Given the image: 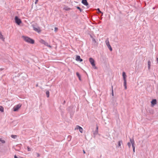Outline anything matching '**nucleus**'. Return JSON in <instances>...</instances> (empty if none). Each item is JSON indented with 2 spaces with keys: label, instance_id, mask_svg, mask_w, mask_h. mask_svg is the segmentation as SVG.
I'll return each mask as SVG.
<instances>
[{
  "label": "nucleus",
  "instance_id": "1a4fd4ad",
  "mask_svg": "<svg viewBox=\"0 0 158 158\" xmlns=\"http://www.w3.org/2000/svg\"><path fill=\"white\" fill-rule=\"evenodd\" d=\"M63 10L65 11H69L71 10V9L68 6L64 5L63 8Z\"/></svg>",
  "mask_w": 158,
  "mask_h": 158
},
{
  "label": "nucleus",
  "instance_id": "c9c22d12",
  "mask_svg": "<svg viewBox=\"0 0 158 158\" xmlns=\"http://www.w3.org/2000/svg\"><path fill=\"white\" fill-rule=\"evenodd\" d=\"M36 86H38V85H36Z\"/></svg>",
  "mask_w": 158,
  "mask_h": 158
},
{
  "label": "nucleus",
  "instance_id": "412c9836",
  "mask_svg": "<svg viewBox=\"0 0 158 158\" xmlns=\"http://www.w3.org/2000/svg\"><path fill=\"white\" fill-rule=\"evenodd\" d=\"M98 126L97 125L96 126V130L95 131V133H94L96 134H97L98 133Z\"/></svg>",
  "mask_w": 158,
  "mask_h": 158
},
{
  "label": "nucleus",
  "instance_id": "a878e982",
  "mask_svg": "<svg viewBox=\"0 0 158 158\" xmlns=\"http://www.w3.org/2000/svg\"><path fill=\"white\" fill-rule=\"evenodd\" d=\"M27 149L28 151H31V148L29 147L28 146L27 147Z\"/></svg>",
  "mask_w": 158,
  "mask_h": 158
},
{
  "label": "nucleus",
  "instance_id": "39448f33",
  "mask_svg": "<svg viewBox=\"0 0 158 158\" xmlns=\"http://www.w3.org/2000/svg\"><path fill=\"white\" fill-rule=\"evenodd\" d=\"M21 106V104H20L15 106L13 107L14 111H17L20 108Z\"/></svg>",
  "mask_w": 158,
  "mask_h": 158
},
{
  "label": "nucleus",
  "instance_id": "0eeeda50",
  "mask_svg": "<svg viewBox=\"0 0 158 158\" xmlns=\"http://www.w3.org/2000/svg\"><path fill=\"white\" fill-rule=\"evenodd\" d=\"M33 30L37 32L38 33H40L41 30L40 29V28L39 27H35L34 26H33Z\"/></svg>",
  "mask_w": 158,
  "mask_h": 158
},
{
  "label": "nucleus",
  "instance_id": "473e14b6",
  "mask_svg": "<svg viewBox=\"0 0 158 158\" xmlns=\"http://www.w3.org/2000/svg\"><path fill=\"white\" fill-rule=\"evenodd\" d=\"M83 153H84V154H85V151L84 150L83 151Z\"/></svg>",
  "mask_w": 158,
  "mask_h": 158
},
{
  "label": "nucleus",
  "instance_id": "6ab92c4d",
  "mask_svg": "<svg viewBox=\"0 0 158 158\" xmlns=\"http://www.w3.org/2000/svg\"><path fill=\"white\" fill-rule=\"evenodd\" d=\"M0 111L2 112L4 111V108L2 106H0Z\"/></svg>",
  "mask_w": 158,
  "mask_h": 158
},
{
  "label": "nucleus",
  "instance_id": "f03ea898",
  "mask_svg": "<svg viewBox=\"0 0 158 158\" xmlns=\"http://www.w3.org/2000/svg\"><path fill=\"white\" fill-rule=\"evenodd\" d=\"M39 42L42 44H44L45 46L48 47L50 48H51L52 47V46L49 45L48 44L47 42H45V40L42 39H40L39 40Z\"/></svg>",
  "mask_w": 158,
  "mask_h": 158
},
{
  "label": "nucleus",
  "instance_id": "c85d7f7f",
  "mask_svg": "<svg viewBox=\"0 0 158 158\" xmlns=\"http://www.w3.org/2000/svg\"><path fill=\"white\" fill-rule=\"evenodd\" d=\"M108 47L110 49V51H112V48L110 46Z\"/></svg>",
  "mask_w": 158,
  "mask_h": 158
},
{
  "label": "nucleus",
  "instance_id": "c756f323",
  "mask_svg": "<svg viewBox=\"0 0 158 158\" xmlns=\"http://www.w3.org/2000/svg\"><path fill=\"white\" fill-rule=\"evenodd\" d=\"M36 154L37 157H39L40 156V154L39 153H37Z\"/></svg>",
  "mask_w": 158,
  "mask_h": 158
},
{
  "label": "nucleus",
  "instance_id": "2f4dec72",
  "mask_svg": "<svg viewBox=\"0 0 158 158\" xmlns=\"http://www.w3.org/2000/svg\"><path fill=\"white\" fill-rule=\"evenodd\" d=\"M97 10L98 11V12H99V13H102V12H101L100 11V9L99 8H98L97 9Z\"/></svg>",
  "mask_w": 158,
  "mask_h": 158
},
{
  "label": "nucleus",
  "instance_id": "f8f14e48",
  "mask_svg": "<svg viewBox=\"0 0 158 158\" xmlns=\"http://www.w3.org/2000/svg\"><path fill=\"white\" fill-rule=\"evenodd\" d=\"M82 3L85 5L86 6H88V5L87 0H82Z\"/></svg>",
  "mask_w": 158,
  "mask_h": 158
},
{
  "label": "nucleus",
  "instance_id": "ddd939ff",
  "mask_svg": "<svg viewBox=\"0 0 158 158\" xmlns=\"http://www.w3.org/2000/svg\"><path fill=\"white\" fill-rule=\"evenodd\" d=\"M123 78L124 81H126V75L125 73L124 72H123Z\"/></svg>",
  "mask_w": 158,
  "mask_h": 158
},
{
  "label": "nucleus",
  "instance_id": "aec40b11",
  "mask_svg": "<svg viewBox=\"0 0 158 158\" xmlns=\"http://www.w3.org/2000/svg\"><path fill=\"white\" fill-rule=\"evenodd\" d=\"M46 94L47 95V97L48 98L49 96V92L48 91H47L46 92Z\"/></svg>",
  "mask_w": 158,
  "mask_h": 158
},
{
  "label": "nucleus",
  "instance_id": "bb28decb",
  "mask_svg": "<svg viewBox=\"0 0 158 158\" xmlns=\"http://www.w3.org/2000/svg\"><path fill=\"white\" fill-rule=\"evenodd\" d=\"M112 95L113 96H114V92H113V86H112Z\"/></svg>",
  "mask_w": 158,
  "mask_h": 158
},
{
  "label": "nucleus",
  "instance_id": "4468645a",
  "mask_svg": "<svg viewBox=\"0 0 158 158\" xmlns=\"http://www.w3.org/2000/svg\"><path fill=\"white\" fill-rule=\"evenodd\" d=\"M0 38L3 41H4L5 38L3 37V35H2V33L0 31Z\"/></svg>",
  "mask_w": 158,
  "mask_h": 158
},
{
  "label": "nucleus",
  "instance_id": "7c9ffc66",
  "mask_svg": "<svg viewBox=\"0 0 158 158\" xmlns=\"http://www.w3.org/2000/svg\"><path fill=\"white\" fill-rule=\"evenodd\" d=\"M58 30V28L56 27L55 28V31L56 32Z\"/></svg>",
  "mask_w": 158,
  "mask_h": 158
},
{
  "label": "nucleus",
  "instance_id": "72a5a7b5",
  "mask_svg": "<svg viewBox=\"0 0 158 158\" xmlns=\"http://www.w3.org/2000/svg\"><path fill=\"white\" fill-rule=\"evenodd\" d=\"M157 60V61L158 62V58H157V60Z\"/></svg>",
  "mask_w": 158,
  "mask_h": 158
},
{
  "label": "nucleus",
  "instance_id": "4be33fe9",
  "mask_svg": "<svg viewBox=\"0 0 158 158\" xmlns=\"http://www.w3.org/2000/svg\"><path fill=\"white\" fill-rule=\"evenodd\" d=\"M11 137L13 139H15L17 137V136L16 135H11Z\"/></svg>",
  "mask_w": 158,
  "mask_h": 158
},
{
  "label": "nucleus",
  "instance_id": "6e6552de",
  "mask_svg": "<svg viewBox=\"0 0 158 158\" xmlns=\"http://www.w3.org/2000/svg\"><path fill=\"white\" fill-rule=\"evenodd\" d=\"M78 129L79 130V131L81 133H82L83 131V128L77 125L76 127L75 128L74 130H76Z\"/></svg>",
  "mask_w": 158,
  "mask_h": 158
},
{
  "label": "nucleus",
  "instance_id": "7ed1b4c3",
  "mask_svg": "<svg viewBox=\"0 0 158 158\" xmlns=\"http://www.w3.org/2000/svg\"><path fill=\"white\" fill-rule=\"evenodd\" d=\"M15 23L18 25H19L22 23V21L18 16H16L15 17Z\"/></svg>",
  "mask_w": 158,
  "mask_h": 158
},
{
  "label": "nucleus",
  "instance_id": "cd10ccee",
  "mask_svg": "<svg viewBox=\"0 0 158 158\" xmlns=\"http://www.w3.org/2000/svg\"><path fill=\"white\" fill-rule=\"evenodd\" d=\"M77 8L80 11H81L82 10H81V9L79 7L77 6Z\"/></svg>",
  "mask_w": 158,
  "mask_h": 158
},
{
  "label": "nucleus",
  "instance_id": "20e7f679",
  "mask_svg": "<svg viewBox=\"0 0 158 158\" xmlns=\"http://www.w3.org/2000/svg\"><path fill=\"white\" fill-rule=\"evenodd\" d=\"M130 141L131 142V144H132V147L133 149V152H135V142H134L133 139H130Z\"/></svg>",
  "mask_w": 158,
  "mask_h": 158
},
{
  "label": "nucleus",
  "instance_id": "f704fd0d",
  "mask_svg": "<svg viewBox=\"0 0 158 158\" xmlns=\"http://www.w3.org/2000/svg\"><path fill=\"white\" fill-rule=\"evenodd\" d=\"M36 0V2H38V0Z\"/></svg>",
  "mask_w": 158,
  "mask_h": 158
},
{
  "label": "nucleus",
  "instance_id": "f257e3e1",
  "mask_svg": "<svg viewBox=\"0 0 158 158\" xmlns=\"http://www.w3.org/2000/svg\"><path fill=\"white\" fill-rule=\"evenodd\" d=\"M22 38L25 41L28 43L33 44L35 43V41L33 40L28 37L23 36Z\"/></svg>",
  "mask_w": 158,
  "mask_h": 158
},
{
  "label": "nucleus",
  "instance_id": "9b49d317",
  "mask_svg": "<svg viewBox=\"0 0 158 158\" xmlns=\"http://www.w3.org/2000/svg\"><path fill=\"white\" fill-rule=\"evenodd\" d=\"M76 60L77 61H80L81 62L82 61V60L80 58V57L79 56H77L76 58Z\"/></svg>",
  "mask_w": 158,
  "mask_h": 158
},
{
  "label": "nucleus",
  "instance_id": "423d86ee",
  "mask_svg": "<svg viewBox=\"0 0 158 158\" xmlns=\"http://www.w3.org/2000/svg\"><path fill=\"white\" fill-rule=\"evenodd\" d=\"M89 61L92 65L94 67V69H96V67L95 66L94 60L92 58H90L89 59Z\"/></svg>",
  "mask_w": 158,
  "mask_h": 158
},
{
  "label": "nucleus",
  "instance_id": "2eb2a0df",
  "mask_svg": "<svg viewBox=\"0 0 158 158\" xmlns=\"http://www.w3.org/2000/svg\"><path fill=\"white\" fill-rule=\"evenodd\" d=\"M106 44L107 45V47H109V46H110V43H109V40H108V39H107L106 41Z\"/></svg>",
  "mask_w": 158,
  "mask_h": 158
},
{
  "label": "nucleus",
  "instance_id": "b1692460",
  "mask_svg": "<svg viewBox=\"0 0 158 158\" xmlns=\"http://www.w3.org/2000/svg\"><path fill=\"white\" fill-rule=\"evenodd\" d=\"M131 142H128L127 143V145H128L129 148H130L131 147Z\"/></svg>",
  "mask_w": 158,
  "mask_h": 158
},
{
  "label": "nucleus",
  "instance_id": "dca6fc26",
  "mask_svg": "<svg viewBox=\"0 0 158 158\" xmlns=\"http://www.w3.org/2000/svg\"><path fill=\"white\" fill-rule=\"evenodd\" d=\"M76 75H77V76L78 77L79 80L80 81H81V75H80L79 73L78 72H77L76 73Z\"/></svg>",
  "mask_w": 158,
  "mask_h": 158
},
{
  "label": "nucleus",
  "instance_id": "a211bd4d",
  "mask_svg": "<svg viewBox=\"0 0 158 158\" xmlns=\"http://www.w3.org/2000/svg\"><path fill=\"white\" fill-rule=\"evenodd\" d=\"M127 82H126V81H124V85L125 87V89H127Z\"/></svg>",
  "mask_w": 158,
  "mask_h": 158
},
{
  "label": "nucleus",
  "instance_id": "f3484780",
  "mask_svg": "<svg viewBox=\"0 0 158 158\" xmlns=\"http://www.w3.org/2000/svg\"><path fill=\"white\" fill-rule=\"evenodd\" d=\"M151 62L150 61H148V69H150L151 67Z\"/></svg>",
  "mask_w": 158,
  "mask_h": 158
},
{
  "label": "nucleus",
  "instance_id": "9d476101",
  "mask_svg": "<svg viewBox=\"0 0 158 158\" xmlns=\"http://www.w3.org/2000/svg\"><path fill=\"white\" fill-rule=\"evenodd\" d=\"M152 106H153L154 105L157 103L156 100V99H153L151 102Z\"/></svg>",
  "mask_w": 158,
  "mask_h": 158
},
{
  "label": "nucleus",
  "instance_id": "5701e85b",
  "mask_svg": "<svg viewBox=\"0 0 158 158\" xmlns=\"http://www.w3.org/2000/svg\"><path fill=\"white\" fill-rule=\"evenodd\" d=\"M122 141H119L118 142V146L120 147L121 146V143H122Z\"/></svg>",
  "mask_w": 158,
  "mask_h": 158
},
{
  "label": "nucleus",
  "instance_id": "393cba45",
  "mask_svg": "<svg viewBox=\"0 0 158 158\" xmlns=\"http://www.w3.org/2000/svg\"><path fill=\"white\" fill-rule=\"evenodd\" d=\"M0 141L2 143H5V141L4 140H2L1 139H0Z\"/></svg>",
  "mask_w": 158,
  "mask_h": 158
}]
</instances>
